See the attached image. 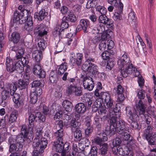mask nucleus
Instances as JSON below:
<instances>
[{
    "label": "nucleus",
    "mask_w": 156,
    "mask_h": 156,
    "mask_svg": "<svg viewBox=\"0 0 156 156\" xmlns=\"http://www.w3.org/2000/svg\"><path fill=\"white\" fill-rule=\"evenodd\" d=\"M136 109L139 112V114L143 115L141 117H144V121L147 125V128L144 131L143 136L147 140L149 144L154 145L155 143L156 134L154 132L150 131V130H152L153 129V127L151 126L153 122L152 119L148 115L144 114L145 112V106L141 101L136 104Z\"/></svg>",
    "instance_id": "1"
},
{
    "label": "nucleus",
    "mask_w": 156,
    "mask_h": 156,
    "mask_svg": "<svg viewBox=\"0 0 156 156\" xmlns=\"http://www.w3.org/2000/svg\"><path fill=\"white\" fill-rule=\"evenodd\" d=\"M101 94V98L106 104L107 108L109 110L110 116L120 117L121 115L120 104H117L115 105L113 98L110 94L107 92H103Z\"/></svg>",
    "instance_id": "2"
},
{
    "label": "nucleus",
    "mask_w": 156,
    "mask_h": 156,
    "mask_svg": "<svg viewBox=\"0 0 156 156\" xmlns=\"http://www.w3.org/2000/svg\"><path fill=\"white\" fill-rule=\"evenodd\" d=\"M111 117L110 125L107 126L105 128V134L106 136L113 135L116 133V131L119 134H122L123 131L121 128L123 129L124 127L123 124V120H119V118L120 117L112 116Z\"/></svg>",
    "instance_id": "3"
},
{
    "label": "nucleus",
    "mask_w": 156,
    "mask_h": 156,
    "mask_svg": "<svg viewBox=\"0 0 156 156\" xmlns=\"http://www.w3.org/2000/svg\"><path fill=\"white\" fill-rule=\"evenodd\" d=\"M5 65L7 71L10 74L14 72L21 73L23 72V66L20 65V63L17 62H13L12 59L7 57L6 59Z\"/></svg>",
    "instance_id": "4"
},
{
    "label": "nucleus",
    "mask_w": 156,
    "mask_h": 156,
    "mask_svg": "<svg viewBox=\"0 0 156 156\" xmlns=\"http://www.w3.org/2000/svg\"><path fill=\"white\" fill-rule=\"evenodd\" d=\"M129 64L120 71L121 74L123 77L126 78L129 75L133 73L134 72L135 73V76H137L140 74L139 72L136 70V68L134 67L131 62Z\"/></svg>",
    "instance_id": "5"
},
{
    "label": "nucleus",
    "mask_w": 156,
    "mask_h": 156,
    "mask_svg": "<svg viewBox=\"0 0 156 156\" xmlns=\"http://www.w3.org/2000/svg\"><path fill=\"white\" fill-rule=\"evenodd\" d=\"M131 62L129 58L128 57L127 54L125 52L118 60L117 62L118 68L122 70L130 64H129Z\"/></svg>",
    "instance_id": "6"
},
{
    "label": "nucleus",
    "mask_w": 156,
    "mask_h": 156,
    "mask_svg": "<svg viewBox=\"0 0 156 156\" xmlns=\"http://www.w3.org/2000/svg\"><path fill=\"white\" fill-rule=\"evenodd\" d=\"M82 67V69L83 71H87L90 74L95 75L97 74L98 76L101 75V73H99L98 71V66L96 64Z\"/></svg>",
    "instance_id": "7"
},
{
    "label": "nucleus",
    "mask_w": 156,
    "mask_h": 156,
    "mask_svg": "<svg viewBox=\"0 0 156 156\" xmlns=\"http://www.w3.org/2000/svg\"><path fill=\"white\" fill-rule=\"evenodd\" d=\"M83 85L85 89L89 91L92 90L94 87L93 78L89 76L84 77L83 79Z\"/></svg>",
    "instance_id": "8"
},
{
    "label": "nucleus",
    "mask_w": 156,
    "mask_h": 156,
    "mask_svg": "<svg viewBox=\"0 0 156 156\" xmlns=\"http://www.w3.org/2000/svg\"><path fill=\"white\" fill-rule=\"evenodd\" d=\"M83 58V55L82 54L78 53L76 55V57H74L72 56L70 58V62L73 66H75L76 64L78 66H80L82 63Z\"/></svg>",
    "instance_id": "9"
},
{
    "label": "nucleus",
    "mask_w": 156,
    "mask_h": 156,
    "mask_svg": "<svg viewBox=\"0 0 156 156\" xmlns=\"http://www.w3.org/2000/svg\"><path fill=\"white\" fill-rule=\"evenodd\" d=\"M124 91V88L121 85L119 84L117 86L116 92L118 95L117 101L119 103H122L125 100V97L123 94Z\"/></svg>",
    "instance_id": "10"
},
{
    "label": "nucleus",
    "mask_w": 156,
    "mask_h": 156,
    "mask_svg": "<svg viewBox=\"0 0 156 156\" xmlns=\"http://www.w3.org/2000/svg\"><path fill=\"white\" fill-rule=\"evenodd\" d=\"M12 99L15 104V106L16 108H17L23 105L24 100L21 98L20 94L15 93L12 95Z\"/></svg>",
    "instance_id": "11"
},
{
    "label": "nucleus",
    "mask_w": 156,
    "mask_h": 156,
    "mask_svg": "<svg viewBox=\"0 0 156 156\" xmlns=\"http://www.w3.org/2000/svg\"><path fill=\"white\" fill-rule=\"evenodd\" d=\"M34 33H38V35L42 37L47 33L46 31L44 30V26L43 24L36 25L34 28Z\"/></svg>",
    "instance_id": "12"
},
{
    "label": "nucleus",
    "mask_w": 156,
    "mask_h": 156,
    "mask_svg": "<svg viewBox=\"0 0 156 156\" xmlns=\"http://www.w3.org/2000/svg\"><path fill=\"white\" fill-rule=\"evenodd\" d=\"M98 20L99 23L107 24L109 27L110 26L111 27L113 25V21L111 19H109L106 15H100Z\"/></svg>",
    "instance_id": "13"
},
{
    "label": "nucleus",
    "mask_w": 156,
    "mask_h": 156,
    "mask_svg": "<svg viewBox=\"0 0 156 156\" xmlns=\"http://www.w3.org/2000/svg\"><path fill=\"white\" fill-rule=\"evenodd\" d=\"M32 57L33 60L35 62L34 64L40 63L42 58V52L40 51L39 50L35 51L33 52Z\"/></svg>",
    "instance_id": "14"
},
{
    "label": "nucleus",
    "mask_w": 156,
    "mask_h": 156,
    "mask_svg": "<svg viewBox=\"0 0 156 156\" xmlns=\"http://www.w3.org/2000/svg\"><path fill=\"white\" fill-rule=\"evenodd\" d=\"M123 129L121 128L122 130V133L120 134L122 135V136L123 137L124 140L126 141H128L131 139L130 136L129 134V127H125L126 123L123 121Z\"/></svg>",
    "instance_id": "15"
},
{
    "label": "nucleus",
    "mask_w": 156,
    "mask_h": 156,
    "mask_svg": "<svg viewBox=\"0 0 156 156\" xmlns=\"http://www.w3.org/2000/svg\"><path fill=\"white\" fill-rule=\"evenodd\" d=\"M48 15V13L44 9H42L39 12L35 13L34 17L37 19L39 21H41Z\"/></svg>",
    "instance_id": "16"
},
{
    "label": "nucleus",
    "mask_w": 156,
    "mask_h": 156,
    "mask_svg": "<svg viewBox=\"0 0 156 156\" xmlns=\"http://www.w3.org/2000/svg\"><path fill=\"white\" fill-rule=\"evenodd\" d=\"M20 37V35L19 33L14 32L12 33L11 36L9 38V40L14 44H16L19 42Z\"/></svg>",
    "instance_id": "17"
},
{
    "label": "nucleus",
    "mask_w": 156,
    "mask_h": 156,
    "mask_svg": "<svg viewBox=\"0 0 156 156\" xmlns=\"http://www.w3.org/2000/svg\"><path fill=\"white\" fill-rule=\"evenodd\" d=\"M75 109L76 111L78 113L83 114L85 112L86 107L84 103L80 102L76 105Z\"/></svg>",
    "instance_id": "18"
},
{
    "label": "nucleus",
    "mask_w": 156,
    "mask_h": 156,
    "mask_svg": "<svg viewBox=\"0 0 156 156\" xmlns=\"http://www.w3.org/2000/svg\"><path fill=\"white\" fill-rule=\"evenodd\" d=\"M23 136L21 134H19L17 136L15 140V143L18 147V150H21L23 147V143L25 140Z\"/></svg>",
    "instance_id": "19"
},
{
    "label": "nucleus",
    "mask_w": 156,
    "mask_h": 156,
    "mask_svg": "<svg viewBox=\"0 0 156 156\" xmlns=\"http://www.w3.org/2000/svg\"><path fill=\"white\" fill-rule=\"evenodd\" d=\"M16 85L20 90H23L28 88L29 83L21 79H19L17 81L15 82Z\"/></svg>",
    "instance_id": "20"
},
{
    "label": "nucleus",
    "mask_w": 156,
    "mask_h": 156,
    "mask_svg": "<svg viewBox=\"0 0 156 156\" xmlns=\"http://www.w3.org/2000/svg\"><path fill=\"white\" fill-rule=\"evenodd\" d=\"M28 115V128L29 129L31 130L33 129L35 118L37 117L36 113L35 115L33 114L29 113Z\"/></svg>",
    "instance_id": "21"
},
{
    "label": "nucleus",
    "mask_w": 156,
    "mask_h": 156,
    "mask_svg": "<svg viewBox=\"0 0 156 156\" xmlns=\"http://www.w3.org/2000/svg\"><path fill=\"white\" fill-rule=\"evenodd\" d=\"M119 5H118L119 13L118 12L115 13L113 16V18L114 20H121V17L120 14L121 13L123 9V5L122 3L121 2V0L119 1Z\"/></svg>",
    "instance_id": "22"
},
{
    "label": "nucleus",
    "mask_w": 156,
    "mask_h": 156,
    "mask_svg": "<svg viewBox=\"0 0 156 156\" xmlns=\"http://www.w3.org/2000/svg\"><path fill=\"white\" fill-rule=\"evenodd\" d=\"M63 131V129H60L54 133L55 136L56 138V141H57V143L59 142L60 141L62 142V141H63V136L64 133Z\"/></svg>",
    "instance_id": "23"
},
{
    "label": "nucleus",
    "mask_w": 156,
    "mask_h": 156,
    "mask_svg": "<svg viewBox=\"0 0 156 156\" xmlns=\"http://www.w3.org/2000/svg\"><path fill=\"white\" fill-rule=\"evenodd\" d=\"M63 142H57V141H55L54 142V144H53L52 147L53 149H55L57 152L61 153L64 150V148L63 147Z\"/></svg>",
    "instance_id": "24"
},
{
    "label": "nucleus",
    "mask_w": 156,
    "mask_h": 156,
    "mask_svg": "<svg viewBox=\"0 0 156 156\" xmlns=\"http://www.w3.org/2000/svg\"><path fill=\"white\" fill-rule=\"evenodd\" d=\"M18 111L14 110L12 111L9 116V122L11 124L16 122L18 117Z\"/></svg>",
    "instance_id": "25"
},
{
    "label": "nucleus",
    "mask_w": 156,
    "mask_h": 156,
    "mask_svg": "<svg viewBox=\"0 0 156 156\" xmlns=\"http://www.w3.org/2000/svg\"><path fill=\"white\" fill-rule=\"evenodd\" d=\"M64 18L66 21L68 22L75 23L76 21V16L72 11H70L69 12L67 16H64L63 19Z\"/></svg>",
    "instance_id": "26"
},
{
    "label": "nucleus",
    "mask_w": 156,
    "mask_h": 156,
    "mask_svg": "<svg viewBox=\"0 0 156 156\" xmlns=\"http://www.w3.org/2000/svg\"><path fill=\"white\" fill-rule=\"evenodd\" d=\"M126 114L128 119H131L133 118L138 117V115L136 113H132V109L130 107L127 106L126 108Z\"/></svg>",
    "instance_id": "27"
},
{
    "label": "nucleus",
    "mask_w": 156,
    "mask_h": 156,
    "mask_svg": "<svg viewBox=\"0 0 156 156\" xmlns=\"http://www.w3.org/2000/svg\"><path fill=\"white\" fill-rule=\"evenodd\" d=\"M58 79V74L56 71H51L49 75V80L52 83H56Z\"/></svg>",
    "instance_id": "28"
},
{
    "label": "nucleus",
    "mask_w": 156,
    "mask_h": 156,
    "mask_svg": "<svg viewBox=\"0 0 156 156\" xmlns=\"http://www.w3.org/2000/svg\"><path fill=\"white\" fill-rule=\"evenodd\" d=\"M90 22L89 21L86 19H81L80 21V24L83 28V31L85 33H87L88 32L87 28L89 26Z\"/></svg>",
    "instance_id": "29"
},
{
    "label": "nucleus",
    "mask_w": 156,
    "mask_h": 156,
    "mask_svg": "<svg viewBox=\"0 0 156 156\" xmlns=\"http://www.w3.org/2000/svg\"><path fill=\"white\" fill-rule=\"evenodd\" d=\"M17 86L16 85V83L15 82L13 84H8L6 87V89L9 90L10 93V95L12 96L15 93L17 88Z\"/></svg>",
    "instance_id": "30"
},
{
    "label": "nucleus",
    "mask_w": 156,
    "mask_h": 156,
    "mask_svg": "<svg viewBox=\"0 0 156 156\" xmlns=\"http://www.w3.org/2000/svg\"><path fill=\"white\" fill-rule=\"evenodd\" d=\"M73 136L75 138L74 140L76 141H80L82 138L81 131L79 129H76L73 132Z\"/></svg>",
    "instance_id": "31"
},
{
    "label": "nucleus",
    "mask_w": 156,
    "mask_h": 156,
    "mask_svg": "<svg viewBox=\"0 0 156 156\" xmlns=\"http://www.w3.org/2000/svg\"><path fill=\"white\" fill-rule=\"evenodd\" d=\"M102 118L98 115H96L94 118V124L97 128H100L101 126L102 123Z\"/></svg>",
    "instance_id": "32"
},
{
    "label": "nucleus",
    "mask_w": 156,
    "mask_h": 156,
    "mask_svg": "<svg viewBox=\"0 0 156 156\" xmlns=\"http://www.w3.org/2000/svg\"><path fill=\"white\" fill-rule=\"evenodd\" d=\"M136 118H133L131 119H128V121L130 123L131 126L133 129L139 130L141 127L138 123L135 120V119Z\"/></svg>",
    "instance_id": "33"
},
{
    "label": "nucleus",
    "mask_w": 156,
    "mask_h": 156,
    "mask_svg": "<svg viewBox=\"0 0 156 156\" xmlns=\"http://www.w3.org/2000/svg\"><path fill=\"white\" fill-rule=\"evenodd\" d=\"M103 137L102 138L99 137H96L94 139V142L98 145H101L102 144L103 141H106L108 140L107 136H106L105 133L102 134Z\"/></svg>",
    "instance_id": "34"
},
{
    "label": "nucleus",
    "mask_w": 156,
    "mask_h": 156,
    "mask_svg": "<svg viewBox=\"0 0 156 156\" xmlns=\"http://www.w3.org/2000/svg\"><path fill=\"white\" fill-rule=\"evenodd\" d=\"M40 147L39 149L41 151V152H43L44 150L46 147L48 141L45 138L42 137L40 140Z\"/></svg>",
    "instance_id": "35"
},
{
    "label": "nucleus",
    "mask_w": 156,
    "mask_h": 156,
    "mask_svg": "<svg viewBox=\"0 0 156 156\" xmlns=\"http://www.w3.org/2000/svg\"><path fill=\"white\" fill-rule=\"evenodd\" d=\"M127 150L123 151L122 149H119V150L117 148V152L120 155H126L129 156H134V153L131 150L127 148Z\"/></svg>",
    "instance_id": "36"
},
{
    "label": "nucleus",
    "mask_w": 156,
    "mask_h": 156,
    "mask_svg": "<svg viewBox=\"0 0 156 156\" xmlns=\"http://www.w3.org/2000/svg\"><path fill=\"white\" fill-rule=\"evenodd\" d=\"M23 137L25 140H26L27 143H30L32 141L34 138L33 129L30 130L29 133L25 136H23Z\"/></svg>",
    "instance_id": "37"
},
{
    "label": "nucleus",
    "mask_w": 156,
    "mask_h": 156,
    "mask_svg": "<svg viewBox=\"0 0 156 156\" xmlns=\"http://www.w3.org/2000/svg\"><path fill=\"white\" fill-rule=\"evenodd\" d=\"M67 69V63L64 62L58 68V74L59 75H62L64 73L65 71Z\"/></svg>",
    "instance_id": "38"
},
{
    "label": "nucleus",
    "mask_w": 156,
    "mask_h": 156,
    "mask_svg": "<svg viewBox=\"0 0 156 156\" xmlns=\"http://www.w3.org/2000/svg\"><path fill=\"white\" fill-rule=\"evenodd\" d=\"M137 95L136 96L138 97V98L140 100H139L138 103H136V104H138L140 101H141L142 99H144L145 97L146 94L144 90L142 89H137L136 91ZM143 103V102H142Z\"/></svg>",
    "instance_id": "39"
},
{
    "label": "nucleus",
    "mask_w": 156,
    "mask_h": 156,
    "mask_svg": "<svg viewBox=\"0 0 156 156\" xmlns=\"http://www.w3.org/2000/svg\"><path fill=\"white\" fill-rule=\"evenodd\" d=\"M108 149V145L107 144L104 143L101 146V147L100 149L99 154L102 156H105L107 154Z\"/></svg>",
    "instance_id": "40"
},
{
    "label": "nucleus",
    "mask_w": 156,
    "mask_h": 156,
    "mask_svg": "<svg viewBox=\"0 0 156 156\" xmlns=\"http://www.w3.org/2000/svg\"><path fill=\"white\" fill-rule=\"evenodd\" d=\"M110 37V35L107 33L106 32H103L102 34L101 37H98L96 36L95 37V40H96V42H98L100 41L101 40L102 41H106L108 39H109Z\"/></svg>",
    "instance_id": "41"
},
{
    "label": "nucleus",
    "mask_w": 156,
    "mask_h": 156,
    "mask_svg": "<svg viewBox=\"0 0 156 156\" xmlns=\"http://www.w3.org/2000/svg\"><path fill=\"white\" fill-rule=\"evenodd\" d=\"M136 17L135 16V13L133 12L129 13L128 15V20L131 24H135L136 23Z\"/></svg>",
    "instance_id": "42"
},
{
    "label": "nucleus",
    "mask_w": 156,
    "mask_h": 156,
    "mask_svg": "<svg viewBox=\"0 0 156 156\" xmlns=\"http://www.w3.org/2000/svg\"><path fill=\"white\" fill-rule=\"evenodd\" d=\"M106 108L105 106H103L99 108L100 111L98 112L99 114L101 115V117L104 119H105L108 117V114L106 110Z\"/></svg>",
    "instance_id": "43"
},
{
    "label": "nucleus",
    "mask_w": 156,
    "mask_h": 156,
    "mask_svg": "<svg viewBox=\"0 0 156 156\" xmlns=\"http://www.w3.org/2000/svg\"><path fill=\"white\" fill-rule=\"evenodd\" d=\"M20 127V134L22 135L23 136L29 133L30 131V129H29L27 126L25 124L22 125Z\"/></svg>",
    "instance_id": "44"
},
{
    "label": "nucleus",
    "mask_w": 156,
    "mask_h": 156,
    "mask_svg": "<svg viewBox=\"0 0 156 156\" xmlns=\"http://www.w3.org/2000/svg\"><path fill=\"white\" fill-rule=\"evenodd\" d=\"M10 95V93L9 90L5 89L2 92L1 97L3 100H5L9 98Z\"/></svg>",
    "instance_id": "45"
},
{
    "label": "nucleus",
    "mask_w": 156,
    "mask_h": 156,
    "mask_svg": "<svg viewBox=\"0 0 156 156\" xmlns=\"http://www.w3.org/2000/svg\"><path fill=\"white\" fill-rule=\"evenodd\" d=\"M63 106L65 109L68 110V112L72 111L73 104L71 102L67 100H65L63 102Z\"/></svg>",
    "instance_id": "46"
},
{
    "label": "nucleus",
    "mask_w": 156,
    "mask_h": 156,
    "mask_svg": "<svg viewBox=\"0 0 156 156\" xmlns=\"http://www.w3.org/2000/svg\"><path fill=\"white\" fill-rule=\"evenodd\" d=\"M38 45L39 48L37 50H39L40 51L42 52L46 47L45 41L44 39H40L38 43Z\"/></svg>",
    "instance_id": "47"
},
{
    "label": "nucleus",
    "mask_w": 156,
    "mask_h": 156,
    "mask_svg": "<svg viewBox=\"0 0 156 156\" xmlns=\"http://www.w3.org/2000/svg\"><path fill=\"white\" fill-rule=\"evenodd\" d=\"M42 83L43 81L42 80L41 81L38 80H34L31 83V87L36 88L40 87H42L44 86V84Z\"/></svg>",
    "instance_id": "48"
},
{
    "label": "nucleus",
    "mask_w": 156,
    "mask_h": 156,
    "mask_svg": "<svg viewBox=\"0 0 156 156\" xmlns=\"http://www.w3.org/2000/svg\"><path fill=\"white\" fill-rule=\"evenodd\" d=\"M64 29H62L61 27H60V26H57L54 28L52 32L53 34L55 37H56L60 35L61 34V32Z\"/></svg>",
    "instance_id": "49"
},
{
    "label": "nucleus",
    "mask_w": 156,
    "mask_h": 156,
    "mask_svg": "<svg viewBox=\"0 0 156 156\" xmlns=\"http://www.w3.org/2000/svg\"><path fill=\"white\" fill-rule=\"evenodd\" d=\"M96 10L101 14V15H106L107 12V9L105 8L100 5H98L97 7Z\"/></svg>",
    "instance_id": "50"
},
{
    "label": "nucleus",
    "mask_w": 156,
    "mask_h": 156,
    "mask_svg": "<svg viewBox=\"0 0 156 156\" xmlns=\"http://www.w3.org/2000/svg\"><path fill=\"white\" fill-rule=\"evenodd\" d=\"M77 87V85H68L66 90L67 94L69 95L73 93Z\"/></svg>",
    "instance_id": "51"
},
{
    "label": "nucleus",
    "mask_w": 156,
    "mask_h": 156,
    "mask_svg": "<svg viewBox=\"0 0 156 156\" xmlns=\"http://www.w3.org/2000/svg\"><path fill=\"white\" fill-rule=\"evenodd\" d=\"M102 58L104 60H109L112 56V55L109 52L105 51H104L101 54Z\"/></svg>",
    "instance_id": "52"
},
{
    "label": "nucleus",
    "mask_w": 156,
    "mask_h": 156,
    "mask_svg": "<svg viewBox=\"0 0 156 156\" xmlns=\"http://www.w3.org/2000/svg\"><path fill=\"white\" fill-rule=\"evenodd\" d=\"M95 61V59L94 58H91L90 56L89 57L86 58V60L84 63L83 64L82 67L91 65L94 64L92 63L91 62H94Z\"/></svg>",
    "instance_id": "53"
},
{
    "label": "nucleus",
    "mask_w": 156,
    "mask_h": 156,
    "mask_svg": "<svg viewBox=\"0 0 156 156\" xmlns=\"http://www.w3.org/2000/svg\"><path fill=\"white\" fill-rule=\"evenodd\" d=\"M29 62L28 58L27 57H23L21 59V61H18L17 62V63H20V65H21L23 66V71L24 69V66L27 65Z\"/></svg>",
    "instance_id": "54"
},
{
    "label": "nucleus",
    "mask_w": 156,
    "mask_h": 156,
    "mask_svg": "<svg viewBox=\"0 0 156 156\" xmlns=\"http://www.w3.org/2000/svg\"><path fill=\"white\" fill-rule=\"evenodd\" d=\"M103 100L101 98H98L94 102L93 105L96 107L100 108L101 107L103 106L102 105L103 104Z\"/></svg>",
    "instance_id": "55"
},
{
    "label": "nucleus",
    "mask_w": 156,
    "mask_h": 156,
    "mask_svg": "<svg viewBox=\"0 0 156 156\" xmlns=\"http://www.w3.org/2000/svg\"><path fill=\"white\" fill-rule=\"evenodd\" d=\"M40 139L36 137L34 140L32 146L34 149L38 150L39 149Z\"/></svg>",
    "instance_id": "56"
},
{
    "label": "nucleus",
    "mask_w": 156,
    "mask_h": 156,
    "mask_svg": "<svg viewBox=\"0 0 156 156\" xmlns=\"http://www.w3.org/2000/svg\"><path fill=\"white\" fill-rule=\"evenodd\" d=\"M42 69L40 63L34 64L33 69V73L36 75V74H38L39 72Z\"/></svg>",
    "instance_id": "57"
},
{
    "label": "nucleus",
    "mask_w": 156,
    "mask_h": 156,
    "mask_svg": "<svg viewBox=\"0 0 156 156\" xmlns=\"http://www.w3.org/2000/svg\"><path fill=\"white\" fill-rule=\"evenodd\" d=\"M67 82L68 84V85H77V81L75 77L71 78L70 77L68 76Z\"/></svg>",
    "instance_id": "58"
},
{
    "label": "nucleus",
    "mask_w": 156,
    "mask_h": 156,
    "mask_svg": "<svg viewBox=\"0 0 156 156\" xmlns=\"http://www.w3.org/2000/svg\"><path fill=\"white\" fill-rule=\"evenodd\" d=\"M38 95L35 93L32 92L31 93L30 95V101L33 104H35L37 101L38 99Z\"/></svg>",
    "instance_id": "59"
},
{
    "label": "nucleus",
    "mask_w": 156,
    "mask_h": 156,
    "mask_svg": "<svg viewBox=\"0 0 156 156\" xmlns=\"http://www.w3.org/2000/svg\"><path fill=\"white\" fill-rule=\"evenodd\" d=\"M36 115L37 117L38 118V121L40 122H45L46 119L45 116L40 112H36Z\"/></svg>",
    "instance_id": "60"
},
{
    "label": "nucleus",
    "mask_w": 156,
    "mask_h": 156,
    "mask_svg": "<svg viewBox=\"0 0 156 156\" xmlns=\"http://www.w3.org/2000/svg\"><path fill=\"white\" fill-rule=\"evenodd\" d=\"M96 0H88L86 5V8L90 9L95 7L96 6Z\"/></svg>",
    "instance_id": "61"
},
{
    "label": "nucleus",
    "mask_w": 156,
    "mask_h": 156,
    "mask_svg": "<svg viewBox=\"0 0 156 156\" xmlns=\"http://www.w3.org/2000/svg\"><path fill=\"white\" fill-rule=\"evenodd\" d=\"M21 15L20 13L18 11H15L14 13V17L13 22L16 23L18 21V20H20Z\"/></svg>",
    "instance_id": "62"
},
{
    "label": "nucleus",
    "mask_w": 156,
    "mask_h": 156,
    "mask_svg": "<svg viewBox=\"0 0 156 156\" xmlns=\"http://www.w3.org/2000/svg\"><path fill=\"white\" fill-rule=\"evenodd\" d=\"M18 147L15 144L10 145L9 147V151L12 154L14 153V152H15L16 151H19L20 150H18Z\"/></svg>",
    "instance_id": "63"
},
{
    "label": "nucleus",
    "mask_w": 156,
    "mask_h": 156,
    "mask_svg": "<svg viewBox=\"0 0 156 156\" xmlns=\"http://www.w3.org/2000/svg\"><path fill=\"white\" fill-rule=\"evenodd\" d=\"M63 112L62 110H59L56 112V113L54 115V119L57 121L58 120L62 117Z\"/></svg>",
    "instance_id": "64"
}]
</instances>
